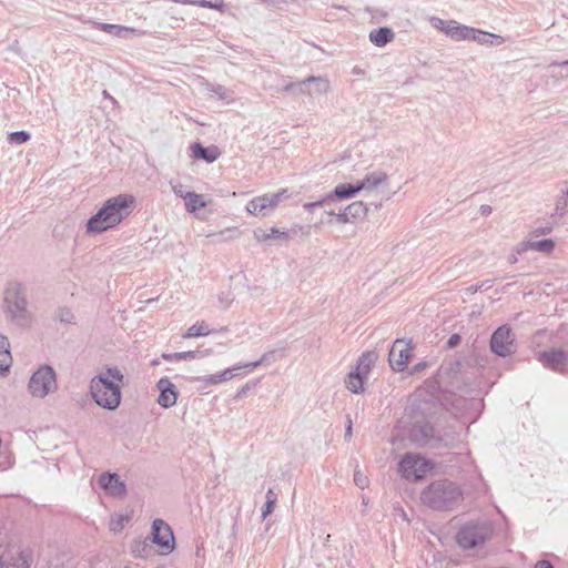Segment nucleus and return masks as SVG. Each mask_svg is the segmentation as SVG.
<instances>
[{"instance_id":"nucleus-10","label":"nucleus","mask_w":568,"mask_h":568,"mask_svg":"<svg viewBox=\"0 0 568 568\" xmlns=\"http://www.w3.org/2000/svg\"><path fill=\"white\" fill-rule=\"evenodd\" d=\"M428 22L432 28L445 34L453 41H470L473 27L462 24L456 20H445L438 17H430Z\"/></svg>"},{"instance_id":"nucleus-46","label":"nucleus","mask_w":568,"mask_h":568,"mask_svg":"<svg viewBox=\"0 0 568 568\" xmlns=\"http://www.w3.org/2000/svg\"><path fill=\"white\" fill-rule=\"evenodd\" d=\"M459 339L460 337L458 335H453L448 341V345L453 347L459 342Z\"/></svg>"},{"instance_id":"nucleus-1","label":"nucleus","mask_w":568,"mask_h":568,"mask_svg":"<svg viewBox=\"0 0 568 568\" xmlns=\"http://www.w3.org/2000/svg\"><path fill=\"white\" fill-rule=\"evenodd\" d=\"M136 206V199L130 193H120L106 199L85 224L89 235L104 233L120 225Z\"/></svg>"},{"instance_id":"nucleus-19","label":"nucleus","mask_w":568,"mask_h":568,"mask_svg":"<svg viewBox=\"0 0 568 568\" xmlns=\"http://www.w3.org/2000/svg\"><path fill=\"white\" fill-rule=\"evenodd\" d=\"M357 194L359 192L356 182L339 183L333 191L326 194V203L335 205L336 202L353 199Z\"/></svg>"},{"instance_id":"nucleus-30","label":"nucleus","mask_w":568,"mask_h":568,"mask_svg":"<svg viewBox=\"0 0 568 568\" xmlns=\"http://www.w3.org/2000/svg\"><path fill=\"white\" fill-rule=\"evenodd\" d=\"M345 210L348 213L349 219L353 221L357 219H363L368 213V207L363 201H355L345 206Z\"/></svg>"},{"instance_id":"nucleus-15","label":"nucleus","mask_w":568,"mask_h":568,"mask_svg":"<svg viewBox=\"0 0 568 568\" xmlns=\"http://www.w3.org/2000/svg\"><path fill=\"white\" fill-rule=\"evenodd\" d=\"M97 481L106 496L122 499L126 495V485L116 473H101Z\"/></svg>"},{"instance_id":"nucleus-43","label":"nucleus","mask_w":568,"mask_h":568,"mask_svg":"<svg viewBox=\"0 0 568 568\" xmlns=\"http://www.w3.org/2000/svg\"><path fill=\"white\" fill-rule=\"evenodd\" d=\"M14 566H17V568H29V562H28L27 556H24L23 554H20L19 555V564H14Z\"/></svg>"},{"instance_id":"nucleus-26","label":"nucleus","mask_w":568,"mask_h":568,"mask_svg":"<svg viewBox=\"0 0 568 568\" xmlns=\"http://www.w3.org/2000/svg\"><path fill=\"white\" fill-rule=\"evenodd\" d=\"M368 38H369V41L374 45H376L378 48H383L387 43H389L394 40L395 33L393 32L392 29H389L387 27H382V28L372 30L368 34Z\"/></svg>"},{"instance_id":"nucleus-20","label":"nucleus","mask_w":568,"mask_h":568,"mask_svg":"<svg viewBox=\"0 0 568 568\" xmlns=\"http://www.w3.org/2000/svg\"><path fill=\"white\" fill-rule=\"evenodd\" d=\"M92 27L97 30L113 34L116 38H128L130 36H143L144 32L131 27L112 24V23H102V22H92Z\"/></svg>"},{"instance_id":"nucleus-28","label":"nucleus","mask_w":568,"mask_h":568,"mask_svg":"<svg viewBox=\"0 0 568 568\" xmlns=\"http://www.w3.org/2000/svg\"><path fill=\"white\" fill-rule=\"evenodd\" d=\"M212 333L210 325L205 321H197L192 324L185 333L182 335L183 338H195L209 336Z\"/></svg>"},{"instance_id":"nucleus-37","label":"nucleus","mask_w":568,"mask_h":568,"mask_svg":"<svg viewBox=\"0 0 568 568\" xmlns=\"http://www.w3.org/2000/svg\"><path fill=\"white\" fill-rule=\"evenodd\" d=\"M531 251L530 239L524 240L518 243L513 250V262L517 261V256Z\"/></svg>"},{"instance_id":"nucleus-7","label":"nucleus","mask_w":568,"mask_h":568,"mask_svg":"<svg viewBox=\"0 0 568 568\" xmlns=\"http://www.w3.org/2000/svg\"><path fill=\"white\" fill-rule=\"evenodd\" d=\"M399 473L407 480H420L434 469V464L419 454L408 453L399 462Z\"/></svg>"},{"instance_id":"nucleus-49","label":"nucleus","mask_w":568,"mask_h":568,"mask_svg":"<svg viewBox=\"0 0 568 568\" xmlns=\"http://www.w3.org/2000/svg\"><path fill=\"white\" fill-rule=\"evenodd\" d=\"M332 206H333V205L327 206V207L329 209V210L327 211V214H328V215H331V216H333V217H335V214H337V213L335 212V210H334Z\"/></svg>"},{"instance_id":"nucleus-32","label":"nucleus","mask_w":568,"mask_h":568,"mask_svg":"<svg viewBox=\"0 0 568 568\" xmlns=\"http://www.w3.org/2000/svg\"><path fill=\"white\" fill-rule=\"evenodd\" d=\"M530 245H531V251H537V252H541V253H550L554 247H555V244L551 240H548V239H545V240H532L530 239Z\"/></svg>"},{"instance_id":"nucleus-5","label":"nucleus","mask_w":568,"mask_h":568,"mask_svg":"<svg viewBox=\"0 0 568 568\" xmlns=\"http://www.w3.org/2000/svg\"><path fill=\"white\" fill-rule=\"evenodd\" d=\"M27 389L33 399H45L53 396L59 389L58 376L54 368L42 364L30 375Z\"/></svg>"},{"instance_id":"nucleus-2","label":"nucleus","mask_w":568,"mask_h":568,"mask_svg":"<svg viewBox=\"0 0 568 568\" xmlns=\"http://www.w3.org/2000/svg\"><path fill=\"white\" fill-rule=\"evenodd\" d=\"M124 375L118 366H106L90 382V394L97 405L114 410L121 404Z\"/></svg>"},{"instance_id":"nucleus-33","label":"nucleus","mask_w":568,"mask_h":568,"mask_svg":"<svg viewBox=\"0 0 568 568\" xmlns=\"http://www.w3.org/2000/svg\"><path fill=\"white\" fill-rule=\"evenodd\" d=\"M169 184L173 194L182 201H184L192 193V191H190L189 187L180 181L171 180Z\"/></svg>"},{"instance_id":"nucleus-35","label":"nucleus","mask_w":568,"mask_h":568,"mask_svg":"<svg viewBox=\"0 0 568 568\" xmlns=\"http://www.w3.org/2000/svg\"><path fill=\"white\" fill-rule=\"evenodd\" d=\"M211 97L217 98L219 100L231 103L233 101L232 93L222 85H215L210 89Z\"/></svg>"},{"instance_id":"nucleus-17","label":"nucleus","mask_w":568,"mask_h":568,"mask_svg":"<svg viewBox=\"0 0 568 568\" xmlns=\"http://www.w3.org/2000/svg\"><path fill=\"white\" fill-rule=\"evenodd\" d=\"M514 336L508 327H499L491 336V351L499 356H507L515 352Z\"/></svg>"},{"instance_id":"nucleus-36","label":"nucleus","mask_w":568,"mask_h":568,"mask_svg":"<svg viewBox=\"0 0 568 568\" xmlns=\"http://www.w3.org/2000/svg\"><path fill=\"white\" fill-rule=\"evenodd\" d=\"M31 135L27 131L12 132L8 135L10 144H23L30 140Z\"/></svg>"},{"instance_id":"nucleus-44","label":"nucleus","mask_w":568,"mask_h":568,"mask_svg":"<svg viewBox=\"0 0 568 568\" xmlns=\"http://www.w3.org/2000/svg\"><path fill=\"white\" fill-rule=\"evenodd\" d=\"M265 498H266V501H267V503L272 501V503L276 504V495H275V493L273 491V489H268V490L266 491Z\"/></svg>"},{"instance_id":"nucleus-41","label":"nucleus","mask_w":568,"mask_h":568,"mask_svg":"<svg viewBox=\"0 0 568 568\" xmlns=\"http://www.w3.org/2000/svg\"><path fill=\"white\" fill-rule=\"evenodd\" d=\"M334 219L339 224L352 223V220L349 219L348 213L345 209L343 211L338 212L337 214H335Z\"/></svg>"},{"instance_id":"nucleus-45","label":"nucleus","mask_w":568,"mask_h":568,"mask_svg":"<svg viewBox=\"0 0 568 568\" xmlns=\"http://www.w3.org/2000/svg\"><path fill=\"white\" fill-rule=\"evenodd\" d=\"M535 568H554L549 561L541 560L538 561L535 566Z\"/></svg>"},{"instance_id":"nucleus-40","label":"nucleus","mask_w":568,"mask_h":568,"mask_svg":"<svg viewBox=\"0 0 568 568\" xmlns=\"http://www.w3.org/2000/svg\"><path fill=\"white\" fill-rule=\"evenodd\" d=\"M354 483L357 487L364 489L368 486V478L359 470H356L354 474Z\"/></svg>"},{"instance_id":"nucleus-21","label":"nucleus","mask_w":568,"mask_h":568,"mask_svg":"<svg viewBox=\"0 0 568 568\" xmlns=\"http://www.w3.org/2000/svg\"><path fill=\"white\" fill-rule=\"evenodd\" d=\"M538 361L541 362L545 366H548L555 371H559L566 365L568 356L561 349H551L540 353Z\"/></svg>"},{"instance_id":"nucleus-24","label":"nucleus","mask_w":568,"mask_h":568,"mask_svg":"<svg viewBox=\"0 0 568 568\" xmlns=\"http://www.w3.org/2000/svg\"><path fill=\"white\" fill-rule=\"evenodd\" d=\"M470 41L477 42L481 45L499 47L505 43V38L499 34L486 32L476 28L471 29Z\"/></svg>"},{"instance_id":"nucleus-8","label":"nucleus","mask_w":568,"mask_h":568,"mask_svg":"<svg viewBox=\"0 0 568 568\" xmlns=\"http://www.w3.org/2000/svg\"><path fill=\"white\" fill-rule=\"evenodd\" d=\"M376 362V355L372 352L364 353L358 362L346 376L345 385L354 394H361L364 390V379L367 378L372 367Z\"/></svg>"},{"instance_id":"nucleus-27","label":"nucleus","mask_w":568,"mask_h":568,"mask_svg":"<svg viewBox=\"0 0 568 568\" xmlns=\"http://www.w3.org/2000/svg\"><path fill=\"white\" fill-rule=\"evenodd\" d=\"M191 155L212 163L220 156V151L216 146L204 148L202 144L195 143L191 146Z\"/></svg>"},{"instance_id":"nucleus-39","label":"nucleus","mask_w":568,"mask_h":568,"mask_svg":"<svg viewBox=\"0 0 568 568\" xmlns=\"http://www.w3.org/2000/svg\"><path fill=\"white\" fill-rule=\"evenodd\" d=\"M173 357H174L175 362L193 361L196 358V352L195 351H185V352L173 353Z\"/></svg>"},{"instance_id":"nucleus-51","label":"nucleus","mask_w":568,"mask_h":568,"mask_svg":"<svg viewBox=\"0 0 568 568\" xmlns=\"http://www.w3.org/2000/svg\"><path fill=\"white\" fill-rule=\"evenodd\" d=\"M0 568H9L8 564L0 558Z\"/></svg>"},{"instance_id":"nucleus-25","label":"nucleus","mask_w":568,"mask_h":568,"mask_svg":"<svg viewBox=\"0 0 568 568\" xmlns=\"http://www.w3.org/2000/svg\"><path fill=\"white\" fill-rule=\"evenodd\" d=\"M253 237L258 243H268L277 240H286L287 233L278 227H256L253 231Z\"/></svg>"},{"instance_id":"nucleus-50","label":"nucleus","mask_w":568,"mask_h":568,"mask_svg":"<svg viewBox=\"0 0 568 568\" xmlns=\"http://www.w3.org/2000/svg\"><path fill=\"white\" fill-rule=\"evenodd\" d=\"M352 435V424L349 423L346 429V437H349Z\"/></svg>"},{"instance_id":"nucleus-11","label":"nucleus","mask_w":568,"mask_h":568,"mask_svg":"<svg viewBox=\"0 0 568 568\" xmlns=\"http://www.w3.org/2000/svg\"><path fill=\"white\" fill-rule=\"evenodd\" d=\"M285 90L294 91L310 98H318L331 91V83L323 77H308L305 80L286 85Z\"/></svg>"},{"instance_id":"nucleus-23","label":"nucleus","mask_w":568,"mask_h":568,"mask_svg":"<svg viewBox=\"0 0 568 568\" xmlns=\"http://www.w3.org/2000/svg\"><path fill=\"white\" fill-rule=\"evenodd\" d=\"M12 366L11 345L7 335L0 333V377L7 376Z\"/></svg>"},{"instance_id":"nucleus-18","label":"nucleus","mask_w":568,"mask_h":568,"mask_svg":"<svg viewBox=\"0 0 568 568\" xmlns=\"http://www.w3.org/2000/svg\"><path fill=\"white\" fill-rule=\"evenodd\" d=\"M159 390L158 404L163 408H171L176 404L178 390L169 377H161L156 383Z\"/></svg>"},{"instance_id":"nucleus-34","label":"nucleus","mask_w":568,"mask_h":568,"mask_svg":"<svg viewBox=\"0 0 568 568\" xmlns=\"http://www.w3.org/2000/svg\"><path fill=\"white\" fill-rule=\"evenodd\" d=\"M555 212L557 215H564L568 212V191H560L556 197Z\"/></svg>"},{"instance_id":"nucleus-9","label":"nucleus","mask_w":568,"mask_h":568,"mask_svg":"<svg viewBox=\"0 0 568 568\" xmlns=\"http://www.w3.org/2000/svg\"><path fill=\"white\" fill-rule=\"evenodd\" d=\"M286 193L285 189H281L274 193L255 196L246 203L245 210L254 216H268L275 211L283 197L286 196Z\"/></svg>"},{"instance_id":"nucleus-53","label":"nucleus","mask_w":568,"mask_h":568,"mask_svg":"<svg viewBox=\"0 0 568 568\" xmlns=\"http://www.w3.org/2000/svg\"><path fill=\"white\" fill-rule=\"evenodd\" d=\"M560 67H565V65H568V60H565L562 62L559 63Z\"/></svg>"},{"instance_id":"nucleus-47","label":"nucleus","mask_w":568,"mask_h":568,"mask_svg":"<svg viewBox=\"0 0 568 568\" xmlns=\"http://www.w3.org/2000/svg\"><path fill=\"white\" fill-rule=\"evenodd\" d=\"M220 302H221L223 308L229 307L230 303H231L229 300L221 298V297H220Z\"/></svg>"},{"instance_id":"nucleus-42","label":"nucleus","mask_w":568,"mask_h":568,"mask_svg":"<svg viewBox=\"0 0 568 568\" xmlns=\"http://www.w3.org/2000/svg\"><path fill=\"white\" fill-rule=\"evenodd\" d=\"M275 504L270 501H265V505L262 508V518L265 519L270 514L274 511Z\"/></svg>"},{"instance_id":"nucleus-48","label":"nucleus","mask_w":568,"mask_h":568,"mask_svg":"<svg viewBox=\"0 0 568 568\" xmlns=\"http://www.w3.org/2000/svg\"><path fill=\"white\" fill-rule=\"evenodd\" d=\"M162 357L165 359V361H170V362H175L174 361V357H173V354H163Z\"/></svg>"},{"instance_id":"nucleus-29","label":"nucleus","mask_w":568,"mask_h":568,"mask_svg":"<svg viewBox=\"0 0 568 568\" xmlns=\"http://www.w3.org/2000/svg\"><path fill=\"white\" fill-rule=\"evenodd\" d=\"M412 440L418 445H428L433 437V428L428 425L414 427L410 434Z\"/></svg>"},{"instance_id":"nucleus-38","label":"nucleus","mask_w":568,"mask_h":568,"mask_svg":"<svg viewBox=\"0 0 568 568\" xmlns=\"http://www.w3.org/2000/svg\"><path fill=\"white\" fill-rule=\"evenodd\" d=\"M326 206H331V203H326V195H324L323 197H321L320 200H317L315 202H308L303 205V207L308 212H312L315 207H326Z\"/></svg>"},{"instance_id":"nucleus-6","label":"nucleus","mask_w":568,"mask_h":568,"mask_svg":"<svg viewBox=\"0 0 568 568\" xmlns=\"http://www.w3.org/2000/svg\"><path fill=\"white\" fill-rule=\"evenodd\" d=\"M493 535L488 524L468 523L457 532L456 539L459 547L465 550L481 548Z\"/></svg>"},{"instance_id":"nucleus-12","label":"nucleus","mask_w":568,"mask_h":568,"mask_svg":"<svg viewBox=\"0 0 568 568\" xmlns=\"http://www.w3.org/2000/svg\"><path fill=\"white\" fill-rule=\"evenodd\" d=\"M264 359H265V355L262 356V358L260 361L245 363V364H236L233 367L225 368L215 374L197 376L194 378V381L201 383L204 387L217 385V384H221L224 382H229L235 376L236 372H239L243 368H247V369L252 371V369L256 368L257 366H260L264 362Z\"/></svg>"},{"instance_id":"nucleus-14","label":"nucleus","mask_w":568,"mask_h":568,"mask_svg":"<svg viewBox=\"0 0 568 568\" xmlns=\"http://www.w3.org/2000/svg\"><path fill=\"white\" fill-rule=\"evenodd\" d=\"M153 542L163 555L171 554L175 548V539L171 527L162 519H154L152 524Z\"/></svg>"},{"instance_id":"nucleus-54","label":"nucleus","mask_w":568,"mask_h":568,"mask_svg":"<svg viewBox=\"0 0 568 568\" xmlns=\"http://www.w3.org/2000/svg\"><path fill=\"white\" fill-rule=\"evenodd\" d=\"M232 231H233V230H231V229H226V230H224V231H221V232H220V234H221V235H223V234H225L226 232H232Z\"/></svg>"},{"instance_id":"nucleus-52","label":"nucleus","mask_w":568,"mask_h":568,"mask_svg":"<svg viewBox=\"0 0 568 568\" xmlns=\"http://www.w3.org/2000/svg\"><path fill=\"white\" fill-rule=\"evenodd\" d=\"M425 367V364H418L416 367H415V372L419 371L420 368H424Z\"/></svg>"},{"instance_id":"nucleus-16","label":"nucleus","mask_w":568,"mask_h":568,"mask_svg":"<svg viewBox=\"0 0 568 568\" xmlns=\"http://www.w3.org/2000/svg\"><path fill=\"white\" fill-rule=\"evenodd\" d=\"M388 176L383 171H369L362 180L356 181L358 192L365 196L374 195L381 187L386 186Z\"/></svg>"},{"instance_id":"nucleus-31","label":"nucleus","mask_w":568,"mask_h":568,"mask_svg":"<svg viewBox=\"0 0 568 568\" xmlns=\"http://www.w3.org/2000/svg\"><path fill=\"white\" fill-rule=\"evenodd\" d=\"M130 519H131V516L129 514H122V513L114 514L111 517V520L109 524L110 530L113 532L121 531L125 527V525L130 521Z\"/></svg>"},{"instance_id":"nucleus-4","label":"nucleus","mask_w":568,"mask_h":568,"mask_svg":"<svg viewBox=\"0 0 568 568\" xmlns=\"http://www.w3.org/2000/svg\"><path fill=\"white\" fill-rule=\"evenodd\" d=\"M423 505L436 510H452L463 500L460 487L448 479L432 481L420 493Z\"/></svg>"},{"instance_id":"nucleus-13","label":"nucleus","mask_w":568,"mask_h":568,"mask_svg":"<svg viewBox=\"0 0 568 568\" xmlns=\"http://www.w3.org/2000/svg\"><path fill=\"white\" fill-rule=\"evenodd\" d=\"M413 349L414 346L409 341H395L388 356L392 368L396 372H403L408 365V361L413 355Z\"/></svg>"},{"instance_id":"nucleus-3","label":"nucleus","mask_w":568,"mask_h":568,"mask_svg":"<svg viewBox=\"0 0 568 568\" xmlns=\"http://www.w3.org/2000/svg\"><path fill=\"white\" fill-rule=\"evenodd\" d=\"M1 311L6 322L16 327L24 328L32 323L27 287L18 281H9L2 291Z\"/></svg>"},{"instance_id":"nucleus-22","label":"nucleus","mask_w":568,"mask_h":568,"mask_svg":"<svg viewBox=\"0 0 568 568\" xmlns=\"http://www.w3.org/2000/svg\"><path fill=\"white\" fill-rule=\"evenodd\" d=\"M211 200L200 193L192 192L184 201V209L187 213L194 215L197 219H204L200 211L207 206Z\"/></svg>"}]
</instances>
